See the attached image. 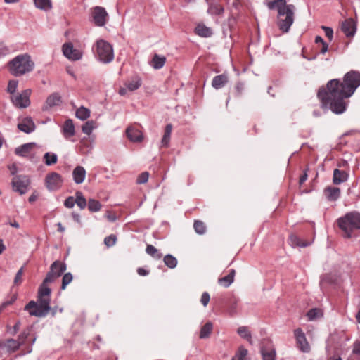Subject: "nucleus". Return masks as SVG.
I'll return each mask as SVG.
<instances>
[{
    "mask_svg": "<svg viewBox=\"0 0 360 360\" xmlns=\"http://www.w3.org/2000/svg\"><path fill=\"white\" fill-rule=\"evenodd\" d=\"M360 86V72L351 70L346 73L343 82L333 79L327 83V89L321 88L317 93L323 108H328L335 114L343 113L347 108L345 98L350 97Z\"/></svg>",
    "mask_w": 360,
    "mask_h": 360,
    "instance_id": "obj_1",
    "label": "nucleus"
},
{
    "mask_svg": "<svg viewBox=\"0 0 360 360\" xmlns=\"http://www.w3.org/2000/svg\"><path fill=\"white\" fill-rule=\"evenodd\" d=\"M51 290L48 284L42 282L38 289L37 301L31 300L25 307L29 314L36 317H45L51 310Z\"/></svg>",
    "mask_w": 360,
    "mask_h": 360,
    "instance_id": "obj_2",
    "label": "nucleus"
},
{
    "mask_svg": "<svg viewBox=\"0 0 360 360\" xmlns=\"http://www.w3.org/2000/svg\"><path fill=\"white\" fill-rule=\"evenodd\" d=\"M267 7L278 11V26L283 32H288L294 22L295 5L286 4L285 0H274L267 3Z\"/></svg>",
    "mask_w": 360,
    "mask_h": 360,
    "instance_id": "obj_3",
    "label": "nucleus"
},
{
    "mask_svg": "<svg viewBox=\"0 0 360 360\" xmlns=\"http://www.w3.org/2000/svg\"><path fill=\"white\" fill-rule=\"evenodd\" d=\"M34 63L28 53L16 56L7 63L9 72L14 77H20L31 72L34 68Z\"/></svg>",
    "mask_w": 360,
    "mask_h": 360,
    "instance_id": "obj_4",
    "label": "nucleus"
},
{
    "mask_svg": "<svg viewBox=\"0 0 360 360\" xmlns=\"http://www.w3.org/2000/svg\"><path fill=\"white\" fill-rule=\"evenodd\" d=\"M337 223L343 232L344 237L351 238L352 233L360 229V214L356 212H348L340 217Z\"/></svg>",
    "mask_w": 360,
    "mask_h": 360,
    "instance_id": "obj_5",
    "label": "nucleus"
},
{
    "mask_svg": "<svg viewBox=\"0 0 360 360\" xmlns=\"http://www.w3.org/2000/svg\"><path fill=\"white\" fill-rule=\"evenodd\" d=\"M96 58L99 62L108 64L114 59V50L112 46L104 39H98L93 46Z\"/></svg>",
    "mask_w": 360,
    "mask_h": 360,
    "instance_id": "obj_6",
    "label": "nucleus"
},
{
    "mask_svg": "<svg viewBox=\"0 0 360 360\" xmlns=\"http://www.w3.org/2000/svg\"><path fill=\"white\" fill-rule=\"evenodd\" d=\"M66 268V264L64 262L58 260L53 262L43 282L47 284L53 282L56 278L60 277L65 271Z\"/></svg>",
    "mask_w": 360,
    "mask_h": 360,
    "instance_id": "obj_7",
    "label": "nucleus"
},
{
    "mask_svg": "<svg viewBox=\"0 0 360 360\" xmlns=\"http://www.w3.org/2000/svg\"><path fill=\"white\" fill-rule=\"evenodd\" d=\"M30 184V178L26 175H17L13 178L11 182L13 190L20 195L27 193Z\"/></svg>",
    "mask_w": 360,
    "mask_h": 360,
    "instance_id": "obj_8",
    "label": "nucleus"
},
{
    "mask_svg": "<svg viewBox=\"0 0 360 360\" xmlns=\"http://www.w3.org/2000/svg\"><path fill=\"white\" fill-rule=\"evenodd\" d=\"M30 89H25L20 94L11 96V100L14 106L18 108H26L30 105Z\"/></svg>",
    "mask_w": 360,
    "mask_h": 360,
    "instance_id": "obj_9",
    "label": "nucleus"
},
{
    "mask_svg": "<svg viewBox=\"0 0 360 360\" xmlns=\"http://www.w3.org/2000/svg\"><path fill=\"white\" fill-rule=\"evenodd\" d=\"M63 182L62 176L54 172L47 174L45 179L46 186L50 191L58 190L62 186Z\"/></svg>",
    "mask_w": 360,
    "mask_h": 360,
    "instance_id": "obj_10",
    "label": "nucleus"
},
{
    "mask_svg": "<svg viewBox=\"0 0 360 360\" xmlns=\"http://www.w3.org/2000/svg\"><path fill=\"white\" fill-rule=\"evenodd\" d=\"M294 335L296 339L298 348L302 352H309L310 351V346L303 330L301 328L295 329L294 330Z\"/></svg>",
    "mask_w": 360,
    "mask_h": 360,
    "instance_id": "obj_11",
    "label": "nucleus"
},
{
    "mask_svg": "<svg viewBox=\"0 0 360 360\" xmlns=\"http://www.w3.org/2000/svg\"><path fill=\"white\" fill-rule=\"evenodd\" d=\"M22 345V342L12 338L6 340H0V352H14L18 350Z\"/></svg>",
    "mask_w": 360,
    "mask_h": 360,
    "instance_id": "obj_12",
    "label": "nucleus"
},
{
    "mask_svg": "<svg viewBox=\"0 0 360 360\" xmlns=\"http://www.w3.org/2000/svg\"><path fill=\"white\" fill-rule=\"evenodd\" d=\"M108 13L104 8L96 6L92 12L93 21L96 25L101 27L106 23Z\"/></svg>",
    "mask_w": 360,
    "mask_h": 360,
    "instance_id": "obj_13",
    "label": "nucleus"
},
{
    "mask_svg": "<svg viewBox=\"0 0 360 360\" xmlns=\"http://www.w3.org/2000/svg\"><path fill=\"white\" fill-rule=\"evenodd\" d=\"M17 127L20 131L27 134L34 132L36 129L33 119L29 116L22 118L19 121Z\"/></svg>",
    "mask_w": 360,
    "mask_h": 360,
    "instance_id": "obj_14",
    "label": "nucleus"
},
{
    "mask_svg": "<svg viewBox=\"0 0 360 360\" xmlns=\"http://www.w3.org/2000/svg\"><path fill=\"white\" fill-rule=\"evenodd\" d=\"M63 55L70 60H77L82 58V53L77 49H74L71 43H67L63 46Z\"/></svg>",
    "mask_w": 360,
    "mask_h": 360,
    "instance_id": "obj_15",
    "label": "nucleus"
},
{
    "mask_svg": "<svg viewBox=\"0 0 360 360\" xmlns=\"http://www.w3.org/2000/svg\"><path fill=\"white\" fill-rule=\"evenodd\" d=\"M62 103V98L58 93L50 94L42 106L43 111H49L56 106H59Z\"/></svg>",
    "mask_w": 360,
    "mask_h": 360,
    "instance_id": "obj_16",
    "label": "nucleus"
},
{
    "mask_svg": "<svg viewBox=\"0 0 360 360\" xmlns=\"http://www.w3.org/2000/svg\"><path fill=\"white\" fill-rule=\"evenodd\" d=\"M341 30L347 37H353L356 31L355 22L352 18L346 19L342 23Z\"/></svg>",
    "mask_w": 360,
    "mask_h": 360,
    "instance_id": "obj_17",
    "label": "nucleus"
},
{
    "mask_svg": "<svg viewBox=\"0 0 360 360\" xmlns=\"http://www.w3.org/2000/svg\"><path fill=\"white\" fill-rule=\"evenodd\" d=\"M126 135L132 142H141L143 140L142 132L134 127H129L126 129Z\"/></svg>",
    "mask_w": 360,
    "mask_h": 360,
    "instance_id": "obj_18",
    "label": "nucleus"
},
{
    "mask_svg": "<svg viewBox=\"0 0 360 360\" xmlns=\"http://www.w3.org/2000/svg\"><path fill=\"white\" fill-rule=\"evenodd\" d=\"M35 145V143L22 144L15 149V153L20 157L27 158L30 155L31 150Z\"/></svg>",
    "mask_w": 360,
    "mask_h": 360,
    "instance_id": "obj_19",
    "label": "nucleus"
},
{
    "mask_svg": "<svg viewBox=\"0 0 360 360\" xmlns=\"http://www.w3.org/2000/svg\"><path fill=\"white\" fill-rule=\"evenodd\" d=\"M86 170L82 166H77L72 171V176L75 183L77 184L83 183L86 177Z\"/></svg>",
    "mask_w": 360,
    "mask_h": 360,
    "instance_id": "obj_20",
    "label": "nucleus"
},
{
    "mask_svg": "<svg viewBox=\"0 0 360 360\" xmlns=\"http://www.w3.org/2000/svg\"><path fill=\"white\" fill-rule=\"evenodd\" d=\"M349 174L347 172L338 169L333 170V182L335 185L340 184L347 181Z\"/></svg>",
    "mask_w": 360,
    "mask_h": 360,
    "instance_id": "obj_21",
    "label": "nucleus"
},
{
    "mask_svg": "<svg viewBox=\"0 0 360 360\" xmlns=\"http://www.w3.org/2000/svg\"><path fill=\"white\" fill-rule=\"evenodd\" d=\"M324 194L330 201H335L340 196V189L338 187L328 186L324 189Z\"/></svg>",
    "mask_w": 360,
    "mask_h": 360,
    "instance_id": "obj_22",
    "label": "nucleus"
},
{
    "mask_svg": "<svg viewBox=\"0 0 360 360\" xmlns=\"http://www.w3.org/2000/svg\"><path fill=\"white\" fill-rule=\"evenodd\" d=\"M62 133L65 139L72 137L75 134V125L72 120H67L62 128Z\"/></svg>",
    "mask_w": 360,
    "mask_h": 360,
    "instance_id": "obj_23",
    "label": "nucleus"
},
{
    "mask_svg": "<svg viewBox=\"0 0 360 360\" xmlns=\"http://www.w3.org/2000/svg\"><path fill=\"white\" fill-rule=\"evenodd\" d=\"M209 5L207 13L212 15H219L224 12V8L212 0H205Z\"/></svg>",
    "mask_w": 360,
    "mask_h": 360,
    "instance_id": "obj_24",
    "label": "nucleus"
},
{
    "mask_svg": "<svg viewBox=\"0 0 360 360\" xmlns=\"http://www.w3.org/2000/svg\"><path fill=\"white\" fill-rule=\"evenodd\" d=\"M228 82V77L225 74L217 75L213 77L212 86L215 89H219L224 87Z\"/></svg>",
    "mask_w": 360,
    "mask_h": 360,
    "instance_id": "obj_25",
    "label": "nucleus"
},
{
    "mask_svg": "<svg viewBox=\"0 0 360 360\" xmlns=\"http://www.w3.org/2000/svg\"><path fill=\"white\" fill-rule=\"evenodd\" d=\"M142 84L141 78L138 76L133 77L130 79L127 80L124 85L127 86L129 91H134L138 89Z\"/></svg>",
    "mask_w": 360,
    "mask_h": 360,
    "instance_id": "obj_26",
    "label": "nucleus"
},
{
    "mask_svg": "<svg viewBox=\"0 0 360 360\" xmlns=\"http://www.w3.org/2000/svg\"><path fill=\"white\" fill-rule=\"evenodd\" d=\"M166 63V58L163 56L155 54L150 62V65L155 70L162 68Z\"/></svg>",
    "mask_w": 360,
    "mask_h": 360,
    "instance_id": "obj_27",
    "label": "nucleus"
},
{
    "mask_svg": "<svg viewBox=\"0 0 360 360\" xmlns=\"http://www.w3.org/2000/svg\"><path fill=\"white\" fill-rule=\"evenodd\" d=\"M235 273L236 272L234 269H231L228 275L219 278V284L225 288L229 287L234 281Z\"/></svg>",
    "mask_w": 360,
    "mask_h": 360,
    "instance_id": "obj_28",
    "label": "nucleus"
},
{
    "mask_svg": "<svg viewBox=\"0 0 360 360\" xmlns=\"http://www.w3.org/2000/svg\"><path fill=\"white\" fill-rule=\"evenodd\" d=\"M172 131V125L171 124H167L165 127L164 135L161 140V147H168L170 141Z\"/></svg>",
    "mask_w": 360,
    "mask_h": 360,
    "instance_id": "obj_29",
    "label": "nucleus"
},
{
    "mask_svg": "<svg viewBox=\"0 0 360 360\" xmlns=\"http://www.w3.org/2000/svg\"><path fill=\"white\" fill-rule=\"evenodd\" d=\"M195 32L198 36L202 37H209L212 34L211 28L202 24L198 25L195 27Z\"/></svg>",
    "mask_w": 360,
    "mask_h": 360,
    "instance_id": "obj_30",
    "label": "nucleus"
},
{
    "mask_svg": "<svg viewBox=\"0 0 360 360\" xmlns=\"http://www.w3.org/2000/svg\"><path fill=\"white\" fill-rule=\"evenodd\" d=\"M57 161L58 155L54 153L47 152L44 155V162L48 166L56 164Z\"/></svg>",
    "mask_w": 360,
    "mask_h": 360,
    "instance_id": "obj_31",
    "label": "nucleus"
},
{
    "mask_svg": "<svg viewBox=\"0 0 360 360\" xmlns=\"http://www.w3.org/2000/svg\"><path fill=\"white\" fill-rule=\"evenodd\" d=\"M212 328L213 325L211 322L206 323L200 330V338L201 339L208 338L212 331Z\"/></svg>",
    "mask_w": 360,
    "mask_h": 360,
    "instance_id": "obj_32",
    "label": "nucleus"
},
{
    "mask_svg": "<svg viewBox=\"0 0 360 360\" xmlns=\"http://www.w3.org/2000/svg\"><path fill=\"white\" fill-rule=\"evenodd\" d=\"M35 6L41 10L48 11L52 8L51 0H34Z\"/></svg>",
    "mask_w": 360,
    "mask_h": 360,
    "instance_id": "obj_33",
    "label": "nucleus"
},
{
    "mask_svg": "<svg viewBox=\"0 0 360 360\" xmlns=\"http://www.w3.org/2000/svg\"><path fill=\"white\" fill-rule=\"evenodd\" d=\"M289 243L292 247H302L304 248L309 245V243L302 242L301 240L295 235H291L289 237Z\"/></svg>",
    "mask_w": 360,
    "mask_h": 360,
    "instance_id": "obj_34",
    "label": "nucleus"
},
{
    "mask_svg": "<svg viewBox=\"0 0 360 360\" xmlns=\"http://www.w3.org/2000/svg\"><path fill=\"white\" fill-rule=\"evenodd\" d=\"M75 204L81 209L83 210L86 207L87 202L81 191H77L75 193Z\"/></svg>",
    "mask_w": 360,
    "mask_h": 360,
    "instance_id": "obj_35",
    "label": "nucleus"
},
{
    "mask_svg": "<svg viewBox=\"0 0 360 360\" xmlns=\"http://www.w3.org/2000/svg\"><path fill=\"white\" fill-rule=\"evenodd\" d=\"M261 352L263 360H275L276 351L274 349H262Z\"/></svg>",
    "mask_w": 360,
    "mask_h": 360,
    "instance_id": "obj_36",
    "label": "nucleus"
},
{
    "mask_svg": "<svg viewBox=\"0 0 360 360\" xmlns=\"http://www.w3.org/2000/svg\"><path fill=\"white\" fill-rule=\"evenodd\" d=\"M90 116V110L83 106L78 108L76 111V117L81 120H85Z\"/></svg>",
    "mask_w": 360,
    "mask_h": 360,
    "instance_id": "obj_37",
    "label": "nucleus"
},
{
    "mask_svg": "<svg viewBox=\"0 0 360 360\" xmlns=\"http://www.w3.org/2000/svg\"><path fill=\"white\" fill-rule=\"evenodd\" d=\"M165 264L170 269H174L177 265V259L173 255L168 254L164 257Z\"/></svg>",
    "mask_w": 360,
    "mask_h": 360,
    "instance_id": "obj_38",
    "label": "nucleus"
},
{
    "mask_svg": "<svg viewBox=\"0 0 360 360\" xmlns=\"http://www.w3.org/2000/svg\"><path fill=\"white\" fill-rule=\"evenodd\" d=\"M96 123L93 120H89L87 122H86L83 126H82V131L83 133L87 134V135H90L92 132V131L94 130V129L96 128Z\"/></svg>",
    "mask_w": 360,
    "mask_h": 360,
    "instance_id": "obj_39",
    "label": "nucleus"
},
{
    "mask_svg": "<svg viewBox=\"0 0 360 360\" xmlns=\"http://www.w3.org/2000/svg\"><path fill=\"white\" fill-rule=\"evenodd\" d=\"M146 252L148 255L157 259H160L162 256V254L159 252L158 250L152 245H147Z\"/></svg>",
    "mask_w": 360,
    "mask_h": 360,
    "instance_id": "obj_40",
    "label": "nucleus"
},
{
    "mask_svg": "<svg viewBox=\"0 0 360 360\" xmlns=\"http://www.w3.org/2000/svg\"><path fill=\"white\" fill-rule=\"evenodd\" d=\"M238 334L243 338L251 341V333L249 331L248 327L246 326H240L238 328L237 330Z\"/></svg>",
    "mask_w": 360,
    "mask_h": 360,
    "instance_id": "obj_41",
    "label": "nucleus"
},
{
    "mask_svg": "<svg viewBox=\"0 0 360 360\" xmlns=\"http://www.w3.org/2000/svg\"><path fill=\"white\" fill-rule=\"evenodd\" d=\"M88 208L92 212H98L101 208V204L96 200L90 199L88 202Z\"/></svg>",
    "mask_w": 360,
    "mask_h": 360,
    "instance_id": "obj_42",
    "label": "nucleus"
},
{
    "mask_svg": "<svg viewBox=\"0 0 360 360\" xmlns=\"http://www.w3.org/2000/svg\"><path fill=\"white\" fill-rule=\"evenodd\" d=\"M247 355L248 350L244 347H240L235 355L232 357L231 360H245Z\"/></svg>",
    "mask_w": 360,
    "mask_h": 360,
    "instance_id": "obj_43",
    "label": "nucleus"
},
{
    "mask_svg": "<svg viewBox=\"0 0 360 360\" xmlns=\"http://www.w3.org/2000/svg\"><path fill=\"white\" fill-rule=\"evenodd\" d=\"M18 85V82L17 80L13 79V80H10L8 82V86H7V91L11 94V96L16 94L15 93L17 90Z\"/></svg>",
    "mask_w": 360,
    "mask_h": 360,
    "instance_id": "obj_44",
    "label": "nucleus"
},
{
    "mask_svg": "<svg viewBox=\"0 0 360 360\" xmlns=\"http://www.w3.org/2000/svg\"><path fill=\"white\" fill-rule=\"evenodd\" d=\"M193 227L195 232L198 234H203L205 233L206 227L204 223L200 221H195Z\"/></svg>",
    "mask_w": 360,
    "mask_h": 360,
    "instance_id": "obj_45",
    "label": "nucleus"
},
{
    "mask_svg": "<svg viewBox=\"0 0 360 360\" xmlns=\"http://www.w3.org/2000/svg\"><path fill=\"white\" fill-rule=\"evenodd\" d=\"M72 275L71 273L68 272L63 275L62 278V285L61 289L65 290L68 284H70L72 281Z\"/></svg>",
    "mask_w": 360,
    "mask_h": 360,
    "instance_id": "obj_46",
    "label": "nucleus"
},
{
    "mask_svg": "<svg viewBox=\"0 0 360 360\" xmlns=\"http://www.w3.org/2000/svg\"><path fill=\"white\" fill-rule=\"evenodd\" d=\"M307 315L309 320L312 321V320L321 316L322 315V314H321V311L320 309L314 308V309H310L307 312Z\"/></svg>",
    "mask_w": 360,
    "mask_h": 360,
    "instance_id": "obj_47",
    "label": "nucleus"
},
{
    "mask_svg": "<svg viewBox=\"0 0 360 360\" xmlns=\"http://www.w3.org/2000/svg\"><path fill=\"white\" fill-rule=\"evenodd\" d=\"M117 240V238L115 235H110L108 237H105L104 239V243L108 247L113 246Z\"/></svg>",
    "mask_w": 360,
    "mask_h": 360,
    "instance_id": "obj_48",
    "label": "nucleus"
},
{
    "mask_svg": "<svg viewBox=\"0 0 360 360\" xmlns=\"http://www.w3.org/2000/svg\"><path fill=\"white\" fill-rule=\"evenodd\" d=\"M149 178V174L147 172H142L141 174L139 175L136 183L139 184H145L148 181Z\"/></svg>",
    "mask_w": 360,
    "mask_h": 360,
    "instance_id": "obj_49",
    "label": "nucleus"
},
{
    "mask_svg": "<svg viewBox=\"0 0 360 360\" xmlns=\"http://www.w3.org/2000/svg\"><path fill=\"white\" fill-rule=\"evenodd\" d=\"M17 300V295L14 294L11 296V299L9 300H6L0 304V307L4 310L7 307L11 305L15 300Z\"/></svg>",
    "mask_w": 360,
    "mask_h": 360,
    "instance_id": "obj_50",
    "label": "nucleus"
},
{
    "mask_svg": "<svg viewBox=\"0 0 360 360\" xmlns=\"http://www.w3.org/2000/svg\"><path fill=\"white\" fill-rule=\"evenodd\" d=\"M17 300V295L14 294L11 296V299L9 300H6L0 304V307L4 310L7 307L11 305L15 300Z\"/></svg>",
    "mask_w": 360,
    "mask_h": 360,
    "instance_id": "obj_51",
    "label": "nucleus"
},
{
    "mask_svg": "<svg viewBox=\"0 0 360 360\" xmlns=\"http://www.w3.org/2000/svg\"><path fill=\"white\" fill-rule=\"evenodd\" d=\"M22 274H23V266L21 267L15 274V276L14 278V281H13L15 285H20L22 283Z\"/></svg>",
    "mask_w": 360,
    "mask_h": 360,
    "instance_id": "obj_52",
    "label": "nucleus"
},
{
    "mask_svg": "<svg viewBox=\"0 0 360 360\" xmlns=\"http://www.w3.org/2000/svg\"><path fill=\"white\" fill-rule=\"evenodd\" d=\"M10 52L9 48L4 44L0 42V58L8 55Z\"/></svg>",
    "mask_w": 360,
    "mask_h": 360,
    "instance_id": "obj_53",
    "label": "nucleus"
},
{
    "mask_svg": "<svg viewBox=\"0 0 360 360\" xmlns=\"http://www.w3.org/2000/svg\"><path fill=\"white\" fill-rule=\"evenodd\" d=\"M238 300L234 299V300L231 303L229 307V313L231 315H233L237 313Z\"/></svg>",
    "mask_w": 360,
    "mask_h": 360,
    "instance_id": "obj_54",
    "label": "nucleus"
},
{
    "mask_svg": "<svg viewBox=\"0 0 360 360\" xmlns=\"http://www.w3.org/2000/svg\"><path fill=\"white\" fill-rule=\"evenodd\" d=\"M75 205V199L72 196L67 198L64 202V205L68 208H72Z\"/></svg>",
    "mask_w": 360,
    "mask_h": 360,
    "instance_id": "obj_55",
    "label": "nucleus"
},
{
    "mask_svg": "<svg viewBox=\"0 0 360 360\" xmlns=\"http://www.w3.org/2000/svg\"><path fill=\"white\" fill-rule=\"evenodd\" d=\"M321 28L324 30L326 36L329 39L330 41H332L333 37V29L326 26H322Z\"/></svg>",
    "mask_w": 360,
    "mask_h": 360,
    "instance_id": "obj_56",
    "label": "nucleus"
},
{
    "mask_svg": "<svg viewBox=\"0 0 360 360\" xmlns=\"http://www.w3.org/2000/svg\"><path fill=\"white\" fill-rule=\"evenodd\" d=\"M210 300V296L209 293L207 292H203L201 296V299H200V302H201L202 304L204 307H206L207 305V304L209 303Z\"/></svg>",
    "mask_w": 360,
    "mask_h": 360,
    "instance_id": "obj_57",
    "label": "nucleus"
},
{
    "mask_svg": "<svg viewBox=\"0 0 360 360\" xmlns=\"http://www.w3.org/2000/svg\"><path fill=\"white\" fill-rule=\"evenodd\" d=\"M29 330L22 331L18 336V339L17 340L20 342H22V344H24L25 339L27 338L29 335Z\"/></svg>",
    "mask_w": 360,
    "mask_h": 360,
    "instance_id": "obj_58",
    "label": "nucleus"
},
{
    "mask_svg": "<svg viewBox=\"0 0 360 360\" xmlns=\"http://www.w3.org/2000/svg\"><path fill=\"white\" fill-rule=\"evenodd\" d=\"M353 353L360 356V341L356 342L354 344Z\"/></svg>",
    "mask_w": 360,
    "mask_h": 360,
    "instance_id": "obj_59",
    "label": "nucleus"
},
{
    "mask_svg": "<svg viewBox=\"0 0 360 360\" xmlns=\"http://www.w3.org/2000/svg\"><path fill=\"white\" fill-rule=\"evenodd\" d=\"M20 326H21V323H20V321H17V322L15 323V325L13 326V331H12V332H11V333L12 335H15V334H16V333H17V332L19 330Z\"/></svg>",
    "mask_w": 360,
    "mask_h": 360,
    "instance_id": "obj_60",
    "label": "nucleus"
},
{
    "mask_svg": "<svg viewBox=\"0 0 360 360\" xmlns=\"http://www.w3.org/2000/svg\"><path fill=\"white\" fill-rule=\"evenodd\" d=\"M236 89L238 94H240L244 89V84L242 82L237 83L236 85Z\"/></svg>",
    "mask_w": 360,
    "mask_h": 360,
    "instance_id": "obj_61",
    "label": "nucleus"
},
{
    "mask_svg": "<svg viewBox=\"0 0 360 360\" xmlns=\"http://www.w3.org/2000/svg\"><path fill=\"white\" fill-rule=\"evenodd\" d=\"M328 44L326 42H324V43L321 44V48L320 50V53L321 54H325L328 51Z\"/></svg>",
    "mask_w": 360,
    "mask_h": 360,
    "instance_id": "obj_62",
    "label": "nucleus"
},
{
    "mask_svg": "<svg viewBox=\"0 0 360 360\" xmlns=\"http://www.w3.org/2000/svg\"><path fill=\"white\" fill-rule=\"evenodd\" d=\"M137 273L139 274V275L144 276L148 275L149 272H148V271L146 270L143 268H139L137 269Z\"/></svg>",
    "mask_w": 360,
    "mask_h": 360,
    "instance_id": "obj_63",
    "label": "nucleus"
},
{
    "mask_svg": "<svg viewBox=\"0 0 360 360\" xmlns=\"http://www.w3.org/2000/svg\"><path fill=\"white\" fill-rule=\"evenodd\" d=\"M128 91L129 90L127 89V86L121 87L119 90V94L121 96H125Z\"/></svg>",
    "mask_w": 360,
    "mask_h": 360,
    "instance_id": "obj_64",
    "label": "nucleus"
}]
</instances>
